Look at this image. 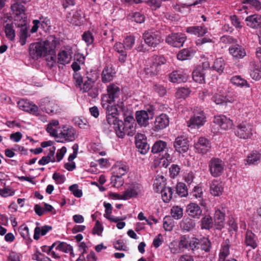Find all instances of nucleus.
Returning <instances> with one entry per match:
<instances>
[{
    "mask_svg": "<svg viewBox=\"0 0 261 261\" xmlns=\"http://www.w3.org/2000/svg\"><path fill=\"white\" fill-rule=\"evenodd\" d=\"M130 19L137 23H142L145 20V16L139 12L132 13L129 15Z\"/></svg>",
    "mask_w": 261,
    "mask_h": 261,
    "instance_id": "obj_53",
    "label": "nucleus"
},
{
    "mask_svg": "<svg viewBox=\"0 0 261 261\" xmlns=\"http://www.w3.org/2000/svg\"><path fill=\"white\" fill-rule=\"evenodd\" d=\"M215 221L217 228L221 229L224 225L225 214L220 210H217L215 213Z\"/></svg>",
    "mask_w": 261,
    "mask_h": 261,
    "instance_id": "obj_38",
    "label": "nucleus"
},
{
    "mask_svg": "<svg viewBox=\"0 0 261 261\" xmlns=\"http://www.w3.org/2000/svg\"><path fill=\"white\" fill-rule=\"evenodd\" d=\"M52 227L49 225H44L41 228L36 227L34 230V239L38 240L40 238V235L45 236L48 232L51 230Z\"/></svg>",
    "mask_w": 261,
    "mask_h": 261,
    "instance_id": "obj_40",
    "label": "nucleus"
},
{
    "mask_svg": "<svg viewBox=\"0 0 261 261\" xmlns=\"http://www.w3.org/2000/svg\"><path fill=\"white\" fill-rule=\"evenodd\" d=\"M174 147L179 153H185L189 149L188 140L183 136L178 137L174 142Z\"/></svg>",
    "mask_w": 261,
    "mask_h": 261,
    "instance_id": "obj_21",
    "label": "nucleus"
},
{
    "mask_svg": "<svg viewBox=\"0 0 261 261\" xmlns=\"http://www.w3.org/2000/svg\"><path fill=\"white\" fill-rule=\"evenodd\" d=\"M201 228L203 229H210L213 226V220L210 215H206L203 217L201 221Z\"/></svg>",
    "mask_w": 261,
    "mask_h": 261,
    "instance_id": "obj_45",
    "label": "nucleus"
},
{
    "mask_svg": "<svg viewBox=\"0 0 261 261\" xmlns=\"http://www.w3.org/2000/svg\"><path fill=\"white\" fill-rule=\"evenodd\" d=\"M230 83L233 85L242 88V87H250V85L247 81L241 77L240 75H234L231 77L230 79Z\"/></svg>",
    "mask_w": 261,
    "mask_h": 261,
    "instance_id": "obj_36",
    "label": "nucleus"
},
{
    "mask_svg": "<svg viewBox=\"0 0 261 261\" xmlns=\"http://www.w3.org/2000/svg\"><path fill=\"white\" fill-rule=\"evenodd\" d=\"M55 48H53L51 50L47 51L46 56V61L48 65L53 66L55 63H56L57 57L55 50Z\"/></svg>",
    "mask_w": 261,
    "mask_h": 261,
    "instance_id": "obj_50",
    "label": "nucleus"
},
{
    "mask_svg": "<svg viewBox=\"0 0 261 261\" xmlns=\"http://www.w3.org/2000/svg\"><path fill=\"white\" fill-rule=\"evenodd\" d=\"M135 43V38L133 36H126L123 40V44L125 47V49H131L134 46Z\"/></svg>",
    "mask_w": 261,
    "mask_h": 261,
    "instance_id": "obj_58",
    "label": "nucleus"
},
{
    "mask_svg": "<svg viewBox=\"0 0 261 261\" xmlns=\"http://www.w3.org/2000/svg\"><path fill=\"white\" fill-rule=\"evenodd\" d=\"M169 80L174 83L185 82L188 78V74L182 70H178L172 71L169 74Z\"/></svg>",
    "mask_w": 261,
    "mask_h": 261,
    "instance_id": "obj_20",
    "label": "nucleus"
},
{
    "mask_svg": "<svg viewBox=\"0 0 261 261\" xmlns=\"http://www.w3.org/2000/svg\"><path fill=\"white\" fill-rule=\"evenodd\" d=\"M218 92L215 93L212 98V101L216 105H222L227 102H232L233 101L232 98L229 99L221 90H218Z\"/></svg>",
    "mask_w": 261,
    "mask_h": 261,
    "instance_id": "obj_28",
    "label": "nucleus"
},
{
    "mask_svg": "<svg viewBox=\"0 0 261 261\" xmlns=\"http://www.w3.org/2000/svg\"><path fill=\"white\" fill-rule=\"evenodd\" d=\"M59 132L56 138L58 142L65 143L72 142L77 137L76 130L71 126L63 125L59 127Z\"/></svg>",
    "mask_w": 261,
    "mask_h": 261,
    "instance_id": "obj_4",
    "label": "nucleus"
},
{
    "mask_svg": "<svg viewBox=\"0 0 261 261\" xmlns=\"http://www.w3.org/2000/svg\"><path fill=\"white\" fill-rule=\"evenodd\" d=\"M82 39L89 46L93 43L94 38L93 34L90 31H88L85 32L82 35Z\"/></svg>",
    "mask_w": 261,
    "mask_h": 261,
    "instance_id": "obj_59",
    "label": "nucleus"
},
{
    "mask_svg": "<svg viewBox=\"0 0 261 261\" xmlns=\"http://www.w3.org/2000/svg\"><path fill=\"white\" fill-rule=\"evenodd\" d=\"M143 191V187L139 183L135 182L131 184L128 188L124 191V200L137 197Z\"/></svg>",
    "mask_w": 261,
    "mask_h": 261,
    "instance_id": "obj_14",
    "label": "nucleus"
},
{
    "mask_svg": "<svg viewBox=\"0 0 261 261\" xmlns=\"http://www.w3.org/2000/svg\"><path fill=\"white\" fill-rule=\"evenodd\" d=\"M176 193L180 197H185L188 195V190L186 185L179 182L176 185Z\"/></svg>",
    "mask_w": 261,
    "mask_h": 261,
    "instance_id": "obj_57",
    "label": "nucleus"
},
{
    "mask_svg": "<svg viewBox=\"0 0 261 261\" xmlns=\"http://www.w3.org/2000/svg\"><path fill=\"white\" fill-rule=\"evenodd\" d=\"M128 170L127 166L124 164L117 165L115 168V177L120 178L122 176L124 175Z\"/></svg>",
    "mask_w": 261,
    "mask_h": 261,
    "instance_id": "obj_49",
    "label": "nucleus"
},
{
    "mask_svg": "<svg viewBox=\"0 0 261 261\" xmlns=\"http://www.w3.org/2000/svg\"><path fill=\"white\" fill-rule=\"evenodd\" d=\"M229 254V246L228 245H224L220 250L219 256V261H225L226 258Z\"/></svg>",
    "mask_w": 261,
    "mask_h": 261,
    "instance_id": "obj_56",
    "label": "nucleus"
},
{
    "mask_svg": "<svg viewBox=\"0 0 261 261\" xmlns=\"http://www.w3.org/2000/svg\"><path fill=\"white\" fill-rule=\"evenodd\" d=\"M113 127L118 137L121 138H123V137L125 136V133L124 132V127L123 125V122L121 120L118 121V122L115 124V125H114Z\"/></svg>",
    "mask_w": 261,
    "mask_h": 261,
    "instance_id": "obj_51",
    "label": "nucleus"
},
{
    "mask_svg": "<svg viewBox=\"0 0 261 261\" xmlns=\"http://www.w3.org/2000/svg\"><path fill=\"white\" fill-rule=\"evenodd\" d=\"M190 91L188 88L181 87L179 88L175 93V96L177 98H186L188 96Z\"/></svg>",
    "mask_w": 261,
    "mask_h": 261,
    "instance_id": "obj_60",
    "label": "nucleus"
},
{
    "mask_svg": "<svg viewBox=\"0 0 261 261\" xmlns=\"http://www.w3.org/2000/svg\"><path fill=\"white\" fill-rule=\"evenodd\" d=\"M186 212L190 217L199 219L202 215V211L197 204L190 203L187 206Z\"/></svg>",
    "mask_w": 261,
    "mask_h": 261,
    "instance_id": "obj_24",
    "label": "nucleus"
},
{
    "mask_svg": "<svg viewBox=\"0 0 261 261\" xmlns=\"http://www.w3.org/2000/svg\"><path fill=\"white\" fill-rule=\"evenodd\" d=\"M193 53L189 49H183L177 55V58L181 61L186 60L190 59L192 56Z\"/></svg>",
    "mask_w": 261,
    "mask_h": 261,
    "instance_id": "obj_54",
    "label": "nucleus"
},
{
    "mask_svg": "<svg viewBox=\"0 0 261 261\" xmlns=\"http://www.w3.org/2000/svg\"><path fill=\"white\" fill-rule=\"evenodd\" d=\"M257 238L252 231L247 230L245 233L244 244L247 247L254 249L257 247Z\"/></svg>",
    "mask_w": 261,
    "mask_h": 261,
    "instance_id": "obj_25",
    "label": "nucleus"
},
{
    "mask_svg": "<svg viewBox=\"0 0 261 261\" xmlns=\"http://www.w3.org/2000/svg\"><path fill=\"white\" fill-rule=\"evenodd\" d=\"M223 192V187L221 182L214 180L210 186V192L214 196L221 195Z\"/></svg>",
    "mask_w": 261,
    "mask_h": 261,
    "instance_id": "obj_34",
    "label": "nucleus"
},
{
    "mask_svg": "<svg viewBox=\"0 0 261 261\" xmlns=\"http://www.w3.org/2000/svg\"><path fill=\"white\" fill-rule=\"evenodd\" d=\"M178 247L182 252L189 249L194 252L198 248V239H191L188 235H182L179 238Z\"/></svg>",
    "mask_w": 261,
    "mask_h": 261,
    "instance_id": "obj_8",
    "label": "nucleus"
},
{
    "mask_svg": "<svg viewBox=\"0 0 261 261\" xmlns=\"http://www.w3.org/2000/svg\"><path fill=\"white\" fill-rule=\"evenodd\" d=\"M18 230L20 234L24 239H30L29 229L28 226L22 225L19 227Z\"/></svg>",
    "mask_w": 261,
    "mask_h": 261,
    "instance_id": "obj_62",
    "label": "nucleus"
},
{
    "mask_svg": "<svg viewBox=\"0 0 261 261\" xmlns=\"http://www.w3.org/2000/svg\"><path fill=\"white\" fill-rule=\"evenodd\" d=\"M199 245L200 246V248L202 250H204L206 252H208L210 251L211 243L208 238H203L200 240L198 239V248L197 249L199 248Z\"/></svg>",
    "mask_w": 261,
    "mask_h": 261,
    "instance_id": "obj_47",
    "label": "nucleus"
},
{
    "mask_svg": "<svg viewBox=\"0 0 261 261\" xmlns=\"http://www.w3.org/2000/svg\"><path fill=\"white\" fill-rule=\"evenodd\" d=\"M225 63L223 59H217L212 66L214 70L217 71L219 73H222L224 69Z\"/></svg>",
    "mask_w": 261,
    "mask_h": 261,
    "instance_id": "obj_52",
    "label": "nucleus"
},
{
    "mask_svg": "<svg viewBox=\"0 0 261 261\" xmlns=\"http://www.w3.org/2000/svg\"><path fill=\"white\" fill-rule=\"evenodd\" d=\"M135 143L141 153L145 154L148 151L149 145L147 142V138L145 135L140 133L136 134Z\"/></svg>",
    "mask_w": 261,
    "mask_h": 261,
    "instance_id": "obj_15",
    "label": "nucleus"
},
{
    "mask_svg": "<svg viewBox=\"0 0 261 261\" xmlns=\"http://www.w3.org/2000/svg\"><path fill=\"white\" fill-rule=\"evenodd\" d=\"M250 75L251 77L255 80L258 81L261 79V65L252 62L250 64Z\"/></svg>",
    "mask_w": 261,
    "mask_h": 261,
    "instance_id": "obj_30",
    "label": "nucleus"
},
{
    "mask_svg": "<svg viewBox=\"0 0 261 261\" xmlns=\"http://www.w3.org/2000/svg\"><path fill=\"white\" fill-rule=\"evenodd\" d=\"M112 103L109 102V101H106V97H102L101 99V105L102 108L107 110V115L109 116H118V111L116 106L112 105Z\"/></svg>",
    "mask_w": 261,
    "mask_h": 261,
    "instance_id": "obj_31",
    "label": "nucleus"
},
{
    "mask_svg": "<svg viewBox=\"0 0 261 261\" xmlns=\"http://www.w3.org/2000/svg\"><path fill=\"white\" fill-rule=\"evenodd\" d=\"M72 69L75 71L73 79L75 86L80 88L83 93H87L89 96L95 98L98 95V89L94 84L99 77V74L96 71L87 72L83 76L77 72L81 67L79 64L76 62L71 65Z\"/></svg>",
    "mask_w": 261,
    "mask_h": 261,
    "instance_id": "obj_1",
    "label": "nucleus"
},
{
    "mask_svg": "<svg viewBox=\"0 0 261 261\" xmlns=\"http://www.w3.org/2000/svg\"><path fill=\"white\" fill-rule=\"evenodd\" d=\"M224 167V162L217 158H213L208 162L210 172L215 177H219L223 173Z\"/></svg>",
    "mask_w": 261,
    "mask_h": 261,
    "instance_id": "obj_9",
    "label": "nucleus"
},
{
    "mask_svg": "<svg viewBox=\"0 0 261 261\" xmlns=\"http://www.w3.org/2000/svg\"><path fill=\"white\" fill-rule=\"evenodd\" d=\"M115 72L111 67H106L102 72L101 77L103 83H108L113 80Z\"/></svg>",
    "mask_w": 261,
    "mask_h": 261,
    "instance_id": "obj_37",
    "label": "nucleus"
},
{
    "mask_svg": "<svg viewBox=\"0 0 261 261\" xmlns=\"http://www.w3.org/2000/svg\"><path fill=\"white\" fill-rule=\"evenodd\" d=\"M195 151L198 153L205 154L211 148L210 142L205 138L200 137L195 143Z\"/></svg>",
    "mask_w": 261,
    "mask_h": 261,
    "instance_id": "obj_16",
    "label": "nucleus"
},
{
    "mask_svg": "<svg viewBox=\"0 0 261 261\" xmlns=\"http://www.w3.org/2000/svg\"><path fill=\"white\" fill-rule=\"evenodd\" d=\"M69 190L77 198H80L83 195L82 190L79 189V186L77 184L71 185L69 187Z\"/></svg>",
    "mask_w": 261,
    "mask_h": 261,
    "instance_id": "obj_61",
    "label": "nucleus"
},
{
    "mask_svg": "<svg viewBox=\"0 0 261 261\" xmlns=\"http://www.w3.org/2000/svg\"><path fill=\"white\" fill-rule=\"evenodd\" d=\"M159 193H161L162 197L164 202L167 203L171 200L173 193L172 189L171 188H165L161 191Z\"/></svg>",
    "mask_w": 261,
    "mask_h": 261,
    "instance_id": "obj_48",
    "label": "nucleus"
},
{
    "mask_svg": "<svg viewBox=\"0 0 261 261\" xmlns=\"http://www.w3.org/2000/svg\"><path fill=\"white\" fill-rule=\"evenodd\" d=\"M142 38L147 45L153 47H156L163 41L160 32L151 29L145 31Z\"/></svg>",
    "mask_w": 261,
    "mask_h": 261,
    "instance_id": "obj_7",
    "label": "nucleus"
},
{
    "mask_svg": "<svg viewBox=\"0 0 261 261\" xmlns=\"http://www.w3.org/2000/svg\"><path fill=\"white\" fill-rule=\"evenodd\" d=\"M11 9L14 15L20 16L21 18H23L22 15L24 14L25 8L22 4L18 2L15 3L11 5Z\"/></svg>",
    "mask_w": 261,
    "mask_h": 261,
    "instance_id": "obj_39",
    "label": "nucleus"
},
{
    "mask_svg": "<svg viewBox=\"0 0 261 261\" xmlns=\"http://www.w3.org/2000/svg\"><path fill=\"white\" fill-rule=\"evenodd\" d=\"M187 39L185 34L181 33H173L169 34L166 38V42L174 47H181Z\"/></svg>",
    "mask_w": 261,
    "mask_h": 261,
    "instance_id": "obj_11",
    "label": "nucleus"
},
{
    "mask_svg": "<svg viewBox=\"0 0 261 261\" xmlns=\"http://www.w3.org/2000/svg\"><path fill=\"white\" fill-rule=\"evenodd\" d=\"M69 15L71 16V18H69V21L71 23L75 25H80L83 23L84 15L81 10L69 13Z\"/></svg>",
    "mask_w": 261,
    "mask_h": 261,
    "instance_id": "obj_29",
    "label": "nucleus"
},
{
    "mask_svg": "<svg viewBox=\"0 0 261 261\" xmlns=\"http://www.w3.org/2000/svg\"><path fill=\"white\" fill-rule=\"evenodd\" d=\"M59 122L58 120L53 119L49 121L46 127V131L51 137L57 138L59 132Z\"/></svg>",
    "mask_w": 261,
    "mask_h": 261,
    "instance_id": "obj_32",
    "label": "nucleus"
},
{
    "mask_svg": "<svg viewBox=\"0 0 261 261\" xmlns=\"http://www.w3.org/2000/svg\"><path fill=\"white\" fill-rule=\"evenodd\" d=\"M195 226V223L194 221L188 217L183 219L180 223L181 229L186 231H191Z\"/></svg>",
    "mask_w": 261,
    "mask_h": 261,
    "instance_id": "obj_35",
    "label": "nucleus"
},
{
    "mask_svg": "<svg viewBox=\"0 0 261 261\" xmlns=\"http://www.w3.org/2000/svg\"><path fill=\"white\" fill-rule=\"evenodd\" d=\"M56 250H58L66 253H69L72 257L74 256L73 251V247L67 243L64 242L57 241L54 243Z\"/></svg>",
    "mask_w": 261,
    "mask_h": 261,
    "instance_id": "obj_33",
    "label": "nucleus"
},
{
    "mask_svg": "<svg viewBox=\"0 0 261 261\" xmlns=\"http://www.w3.org/2000/svg\"><path fill=\"white\" fill-rule=\"evenodd\" d=\"M247 26L253 29H258L261 27V16L259 14H253L247 16L245 19Z\"/></svg>",
    "mask_w": 261,
    "mask_h": 261,
    "instance_id": "obj_27",
    "label": "nucleus"
},
{
    "mask_svg": "<svg viewBox=\"0 0 261 261\" xmlns=\"http://www.w3.org/2000/svg\"><path fill=\"white\" fill-rule=\"evenodd\" d=\"M194 114L187 121V126L192 128H199L203 125L206 122V116L203 111L201 108L195 109Z\"/></svg>",
    "mask_w": 261,
    "mask_h": 261,
    "instance_id": "obj_6",
    "label": "nucleus"
},
{
    "mask_svg": "<svg viewBox=\"0 0 261 261\" xmlns=\"http://www.w3.org/2000/svg\"><path fill=\"white\" fill-rule=\"evenodd\" d=\"M17 105L20 110L28 112L31 103L24 99H21L18 102Z\"/></svg>",
    "mask_w": 261,
    "mask_h": 261,
    "instance_id": "obj_64",
    "label": "nucleus"
},
{
    "mask_svg": "<svg viewBox=\"0 0 261 261\" xmlns=\"http://www.w3.org/2000/svg\"><path fill=\"white\" fill-rule=\"evenodd\" d=\"M5 32L9 40L13 41L15 39L16 35L13 23H7L5 26Z\"/></svg>",
    "mask_w": 261,
    "mask_h": 261,
    "instance_id": "obj_43",
    "label": "nucleus"
},
{
    "mask_svg": "<svg viewBox=\"0 0 261 261\" xmlns=\"http://www.w3.org/2000/svg\"><path fill=\"white\" fill-rule=\"evenodd\" d=\"M29 36L27 26L21 24L19 33V42L22 46L26 44L27 39Z\"/></svg>",
    "mask_w": 261,
    "mask_h": 261,
    "instance_id": "obj_44",
    "label": "nucleus"
},
{
    "mask_svg": "<svg viewBox=\"0 0 261 261\" xmlns=\"http://www.w3.org/2000/svg\"><path fill=\"white\" fill-rule=\"evenodd\" d=\"M208 64L205 62L203 64V66H198L193 71L192 77L194 81L200 84L203 83L205 82V74L206 69L204 67H207Z\"/></svg>",
    "mask_w": 261,
    "mask_h": 261,
    "instance_id": "obj_17",
    "label": "nucleus"
},
{
    "mask_svg": "<svg viewBox=\"0 0 261 261\" xmlns=\"http://www.w3.org/2000/svg\"><path fill=\"white\" fill-rule=\"evenodd\" d=\"M154 115L152 110L140 111L136 112V118L138 123L140 126H146L149 124V119H152Z\"/></svg>",
    "mask_w": 261,
    "mask_h": 261,
    "instance_id": "obj_12",
    "label": "nucleus"
},
{
    "mask_svg": "<svg viewBox=\"0 0 261 261\" xmlns=\"http://www.w3.org/2000/svg\"><path fill=\"white\" fill-rule=\"evenodd\" d=\"M107 94L103 97H106V101L109 102H114L116 99L118 98L120 94V89L117 84L114 83L110 84L107 87Z\"/></svg>",
    "mask_w": 261,
    "mask_h": 261,
    "instance_id": "obj_13",
    "label": "nucleus"
},
{
    "mask_svg": "<svg viewBox=\"0 0 261 261\" xmlns=\"http://www.w3.org/2000/svg\"><path fill=\"white\" fill-rule=\"evenodd\" d=\"M39 107L42 111L49 114H56L60 110L59 106L56 101L50 100L48 97L44 98L41 100Z\"/></svg>",
    "mask_w": 261,
    "mask_h": 261,
    "instance_id": "obj_10",
    "label": "nucleus"
},
{
    "mask_svg": "<svg viewBox=\"0 0 261 261\" xmlns=\"http://www.w3.org/2000/svg\"><path fill=\"white\" fill-rule=\"evenodd\" d=\"M72 51L70 48L61 49L58 54V63L65 65L68 64L72 59Z\"/></svg>",
    "mask_w": 261,
    "mask_h": 261,
    "instance_id": "obj_19",
    "label": "nucleus"
},
{
    "mask_svg": "<svg viewBox=\"0 0 261 261\" xmlns=\"http://www.w3.org/2000/svg\"><path fill=\"white\" fill-rule=\"evenodd\" d=\"M186 32L198 37L203 36L207 32V28L204 25H194L186 28Z\"/></svg>",
    "mask_w": 261,
    "mask_h": 261,
    "instance_id": "obj_26",
    "label": "nucleus"
},
{
    "mask_svg": "<svg viewBox=\"0 0 261 261\" xmlns=\"http://www.w3.org/2000/svg\"><path fill=\"white\" fill-rule=\"evenodd\" d=\"M261 159V154L257 152H252L249 154L246 159V163L249 165H255L258 164Z\"/></svg>",
    "mask_w": 261,
    "mask_h": 261,
    "instance_id": "obj_41",
    "label": "nucleus"
},
{
    "mask_svg": "<svg viewBox=\"0 0 261 261\" xmlns=\"http://www.w3.org/2000/svg\"><path fill=\"white\" fill-rule=\"evenodd\" d=\"M166 60L161 56L154 55L150 59L149 65L145 68V71L150 75H156L161 70V66L165 64Z\"/></svg>",
    "mask_w": 261,
    "mask_h": 261,
    "instance_id": "obj_5",
    "label": "nucleus"
},
{
    "mask_svg": "<svg viewBox=\"0 0 261 261\" xmlns=\"http://www.w3.org/2000/svg\"><path fill=\"white\" fill-rule=\"evenodd\" d=\"M165 188L167 187L165 186L164 177L162 175L155 179L153 183V188L156 192L159 193Z\"/></svg>",
    "mask_w": 261,
    "mask_h": 261,
    "instance_id": "obj_42",
    "label": "nucleus"
},
{
    "mask_svg": "<svg viewBox=\"0 0 261 261\" xmlns=\"http://www.w3.org/2000/svg\"><path fill=\"white\" fill-rule=\"evenodd\" d=\"M171 215L175 219L178 220L183 216V210L178 206H174L171 209Z\"/></svg>",
    "mask_w": 261,
    "mask_h": 261,
    "instance_id": "obj_55",
    "label": "nucleus"
},
{
    "mask_svg": "<svg viewBox=\"0 0 261 261\" xmlns=\"http://www.w3.org/2000/svg\"><path fill=\"white\" fill-rule=\"evenodd\" d=\"M214 122L219 125L222 129L224 130L231 128L233 125L232 121L223 115L215 116Z\"/></svg>",
    "mask_w": 261,
    "mask_h": 261,
    "instance_id": "obj_18",
    "label": "nucleus"
},
{
    "mask_svg": "<svg viewBox=\"0 0 261 261\" xmlns=\"http://www.w3.org/2000/svg\"><path fill=\"white\" fill-rule=\"evenodd\" d=\"M167 147L166 142L159 140L155 142L151 148L153 153H157L163 151Z\"/></svg>",
    "mask_w": 261,
    "mask_h": 261,
    "instance_id": "obj_46",
    "label": "nucleus"
},
{
    "mask_svg": "<svg viewBox=\"0 0 261 261\" xmlns=\"http://www.w3.org/2000/svg\"><path fill=\"white\" fill-rule=\"evenodd\" d=\"M230 54L236 59H243L246 56L245 49L239 44L232 45L229 48Z\"/></svg>",
    "mask_w": 261,
    "mask_h": 261,
    "instance_id": "obj_23",
    "label": "nucleus"
},
{
    "mask_svg": "<svg viewBox=\"0 0 261 261\" xmlns=\"http://www.w3.org/2000/svg\"><path fill=\"white\" fill-rule=\"evenodd\" d=\"M14 193L15 191L9 187L0 189V195L4 197L13 196Z\"/></svg>",
    "mask_w": 261,
    "mask_h": 261,
    "instance_id": "obj_63",
    "label": "nucleus"
},
{
    "mask_svg": "<svg viewBox=\"0 0 261 261\" xmlns=\"http://www.w3.org/2000/svg\"><path fill=\"white\" fill-rule=\"evenodd\" d=\"M58 41L54 36H50L46 40L31 43L29 54L34 60L46 56L47 51L51 50L57 46Z\"/></svg>",
    "mask_w": 261,
    "mask_h": 261,
    "instance_id": "obj_2",
    "label": "nucleus"
},
{
    "mask_svg": "<svg viewBox=\"0 0 261 261\" xmlns=\"http://www.w3.org/2000/svg\"><path fill=\"white\" fill-rule=\"evenodd\" d=\"M169 123V118L165 114H161L155 118L154 122L155 130H159L166 128Z\"/></svg>",
    "mask_w": 261,
    "mask_h": 261,
    "instance_id": "obj_22",
    "label": "nucleus"
},
{
    "mask_svg": "<svg viewBox=\"0 0 261 261\" xmlns=\"http://www.w3.org/2000/svg\"><path fill=\"white\" fill-rule=\"evenodd\" d=\"M255 133L254 126L247 121H242L238 124L235 129V135L241 139H251Z\"/></svg>",
    "mask_w": 261,
    "mask_h": 261,
    "instance_id": "obj_3",
    "label": "nucleus"
}]
</instances>
